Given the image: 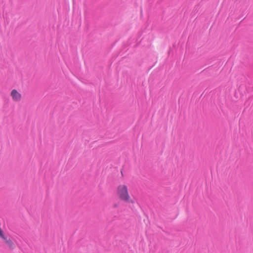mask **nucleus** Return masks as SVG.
I'll return each mask as SVG.
<instances>
[{
	"label": "nucleus",
	"instance_id": "1",
	"mask_svg": "<svg viewBox=\"0 0 253 253\" xmlns=\"http://www.w3.org/2000/svg\"><path fill=\"white\" fill-rule=\"evenodd\" d=\"M116 193L120 200L131 204L134 203V201L130 198L127 186L126 185H119L116 188Z\"/></svg>",
	"mask_w": 253,
	"mask_h": 253
},
{
	"label": "nucleus",
	"instance_id": "2",
	"mask_svg": "<svg viewBox=\"0 0 253 253\" xmlns=\"http://www.w3.org/2000/svg\"><path fill=\"white\" fill-rule=\"evenodd\" d=\"M11 96L15 101H18L21 99V95L16 89H13L11 92Z\"/></svg>",
	"mask_w": 253,
	"mask_h": 253
},
{
	"label": "nucleus",
	"instance_id": "3",
	"mask_svg": "<svg viewBox=\"0 0 253 253\" xmlns=\"http://www.w3.org/2000/svg\"><path fill=\"white\" fill-rule=\"evenodd\" d=\"M5 244L11 249H13L15 247L14 244L13 243V242L12 241V240L10 239H9V240L6 241V242L5 243Z\"/></svg>",
	"mask_w": 253,
	"mask_h": 253
},
{
	"label": "nucleus",
	"instance_id": "4",
	"mask_svg": "<svg viewBox=\"0 0 253 253\" xmlns=\"http://www.w3.org/2000/svg\"><path fill=\"white\" fill-rule=\"evenodd\" d=\"M7 236L4 234L3 235H2V236L0 237V238L2 239V240L3 239H5V237H6Z\"/></svg>",
	"mask_w": 253,
	"mask_h": 253
},
{
	"label": "nucleus",
	"instance_id": "5",
	"mask_svg": "<svg viewBox=\"0 0 253 253\" xmlns=\"http://www.w3.org/2000/svg\"><path fill=\"white\" fill-rule=\"evenodd\" d=\"M9 238H8L7 237H5V239H3L4 243H5L6 242V241L9 240Z\"/></svg>",
	"mask_w": 253,
	"mask_h": 253
}]
</instances>
